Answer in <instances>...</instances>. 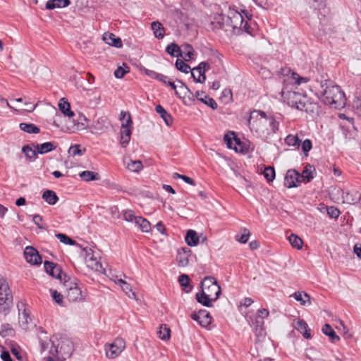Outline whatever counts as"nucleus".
<instances>
[{
    "instance_id": "nucleus-22",
    "label": "nucleus",
    "mask_w": 361,
    "mask_h": 361,
    "mask_svg": "<svg viewBox=\"0 0 361 361\" xmlns=\"http://www.w3.org/2000/svg\"><path fill=\"white\" fill-rule=\"evenodd\" d=\"M195 298L197 301L203 306L210 307L212 306V301H214L210 294L206 293L202 289L201 292L196 293Z\"/></svg>"
},
{
    "instance_id": "nucleus-19",
    "label": "nucleus",
    "mask_w": 361,
    "mask_h": 361,
    "mask_svg": "<svg viewBox=\"0 0 361 361\" xmlns=\"http://www.w3.org/2000/svg\"><path fill=\"white\" fill-rule=\"evenodd\" d=\"M67 299L71 302L81 301L84 299V295L80 286L70 288L66 294Z\"/></svg>"
},
{
    "instance_id": "nucleus-54",
    "label": "nucleus",
    "mask_w": 361,
    "mask_h": 361,
    "mask_svg": "<svg viewBox=\"0 0 361 361\" xmlns=\"http://www.w3.org/2000/svg\"><path fill=\"white\" fill-rule=\"evenodd\" d=\"M327 0H317V10L321 15L326 16L329 13V9L326 7Z\"/></svg>"
},
{
    "instance_id": "nucleus-60",
    "label": "nucleus",
    "mask_w": 361,
    "mask_h": 361,
    "mask_svg": "<svg viewBox=\"0 0 361 361\" xmlns=\"http://www.w3.org/2000/svg\"><path fill=\"white\" fill-rule=\"evenodd\" d=\"M265 178L271 182L275 178V170L273 167L269 166L265 168L264 171Z\"/></svg>"
},
{
    "instance_id": "nucleus-53",
    "label": "nucleus",
    "mask_w": 361,
    "mask_h": 361,
    "mask_svg": "<svg viewBox=\"0 0 361 361\" xmlns=\"http://www.w3.org/2000/svg\"><path fill=\"white\" fill-rule=\"evenodd\" d=\"M85 151L86 150L85 148L83 149H80V145H71L69 147L68 152L71 156L75 157L77 155L81 156V155L84 154Z\"/></svg>"
},
{
    "instance_id": "nucleus-63",
    "label": "nucleus",
    "mask_w": 361,
    "mask_h": 361,
    "mask_svg": "<svg viewBox=\"0 0 361 361\" xmlns=\"http://www.w3.org/2000/svg\"><path fill=\"white\" fill-rule=\"evenodd\" d=\"M353 108L354 109L355 114L360 117L361 116V99L357 98L353 101Z\"/></svg>"
},
{
    "instance_id": "nucleus-33",
    "label": "nucleus",
    "mask_w": 361,
    "mask_h": 361,
    "mask_svg": "<svg viewBox=\"0 0 361 361\" xmlns=\"http://www.w3.org/2000/svg\"><path fill=\"white\" fill-rule=\"evenodd\" d=\"M59 108L65 116H67L69 118H71L74 116L73 111L71 110L70 104L65 99V98L60 99L59 103Z\"/></svg>"
},
{
    "instance_id": "nucleus-56",
    "label": "nucleus",
    "mask_w": 361,
    "mask_h": 361,
    "mask_svg": "<svg viewBox=\"0 0 361 361\" xmlns=\"http://www.w3.org/2000/svg\"><path fill=\"white\" fill-rule=\"evenodd\" d=\"M51 297L53 300L57 303L58 305L63 306V296L62 294H61L59 292H58L56 290H50Z\"/></svg>"
},
{
    "instance_id": "nucleus-18",
    "label": "nucleus",
    "mask_w": 361,
    "mask_h": 361,
    "mask_svg": "<svg viewBox=\"0 0 361 361\" xmlns=\"http://www.w3.org/2000/svg\"><path fill=\"white\" fill-rule=\"evenodd\" d=\"M190 253L191 250L188 247H183L178 250L176 256V262L179 267H185L188 264Z\"/></svg>"
},
{
    "instance_id": "nucleus-38",
    "label": "nucleus",
    "mask_w": 361,
    "mask_h": 361,
    "mask_svg": "<svg viewBox=\"0 0 361 361\" xmlns=\"http://www.w3.org/2000/svg\"><path fill=\"white\" fill-rule=\"evenodd\" d=\"M178 282L185 293H190L192 290V286L190 284V278L188 275L181 274L178 277Z\"/></svg>"
},
{
    "instance_id": "nucleus-37",
    "label": "nucleus",
    "mask_w": 361,
    "mask_h": 361,
    "mask_svg": "<svg viewBox=\"0 0 361 361\" xmlns=\"http://www.w3.org/2000/svg\"><path fill=\"white\" fill-rule=\"evenodd\" d=\"M288 240L290 244V245L297 250H300L302 247L303 241L296 234L291 233L288 237Z\"/></svg>"
},
{
    "instance_id": "nucleus-5",
    "label": "nucleus",
    "mask_w": 361,
    "mask_h": 361,
    "mask_svg": "<svg viewBox=\"0 0 361 361\" xmlns=\"http://www.w3.org/2000/svg\"><path fill=\"white\" fill-rule=\"evenodd\" d=\"M281 97L289 106L295 107L296 109H300V106H302L303 102L302 101V95L296 92L295 91L288 90L287 87L282 89Z\"/></svg>"
},
{
    "instance_id": "nucleus-45",
    "label": "nucleus",
    "mask_w": 361,
    "mask_h": 361,
    "mask_svg": "<svg viewBox=\"0 0 361 361\" xmlns=\"http://www.w3.org/2000/svg\"><path fill=\"white\" fill-rule=\"evenodd\" d=\"M22 152L25 154V157L30 160H35L37 158V152L36 149H32L29 145L23 146Z\"/></svg>"
},
{
    "instance_id": "nucleus-59",
    "label": "nucleus",
    "mask_w": 361,
    "mask_h": 361,
    "mask_svg": "<svg viewBox=\"0 0 361 361\" xmlns=\"http://www.w3.org/2000/svg\"><path fill=\"white\" fill-rule=\"evenodd\" d=\"M250 235V233L248 229L244 228L243 233L235 235V240L240 243H246L248 241L249 237Z\"/></svg>"
},
{
    "instance_id": "nucleus-43",
    "label": "nucleus",
    "mask_w": 361,
    "mask_h": 361,
    "mask_svg": "<svg viewBox=\"0 0 361 361\" xmlns=\"http://www.w3.org/2000/svg\"><path fill=\"white\" fill-rule=\"evenodd\" d=\"M118 284L121 286L122 290L126 293L129 298H135V294L133 292L132 288L128 283L122 279H118Z\"/></svg>"
},
{
    "instance_id": "nucleus-17",
    "label": "nucleus",
    "mask_w": 361,
    "mask_h": 361,
    "mask_svg": "<svg viewBox=\"0 0 361 361\" xmlns=\"http://www.w3.org/2000/svg\"><path fill=\"white\" fill-rule=\"evenodd\" d=\"M317 210L321 213L326 214L331 219H337L341 214L340 210L335 206H326L324 203L317 205Z\"/></svg>"
},
{
    "instance_id": "nucleus-42",
    "label": "nucleus",
    "mask_w": 361,
    "mask_h": 361,
    "mask_svg": "<svg viewBox=\"0 0 361 361\" xmlns=\"http://www.w3.org/2000/svg\"><path fill=\"white\" fill-rule=\"evenodd\" d=\"M166 51L171 56L178 57L182 56L181 49L176 43L169 44L166 48Z\"/></svg>"
},
{
    "instance_id": "nucleus-20",
    "label": "nucleus",
    "mask_w": 361,
    "mask_h": 361,
    "mask_svg": "<svg viewBox=\"0 0 361 361\" xmlns=\"http://www.w3.org/2000/svg\"><path fill=\"white\" fill-rule=\"evenodd\" d=\"M123 164L131 172L138 173L143 169L142 163L139 160H132L129 157L123 159Z\"/></svg>"
},
{
    "instance_id": "nucleus-46",
    "label": "nucleus",
    "mask_w": 361,
    "mask_h": 361,
    "mask_svg": "<svg viewBox=\"0 0 361 361\" xmlns=\"http://www.w3.org/2000/svg\"><path fill=\"white\" fill-rule=\"evenodd\" d=\"M62 280H64V286L66 288L67 291L70 288H74V286H79L78 280L75 278H71L63 274L62 275Z\"/></svg>"
},
{
    "instance_id": "nucleus-7",
    "label": "nucleus",
    "mask_w": 361,
    "mask_h": 361,
    "mask_svg": "<svg viewBox=\"0 0 361 361\" xmlns=\"http://www.w3.org/2000/svg\"><path fill=\"white\" fill-rule=\"evenodd\" d=\"M226 22L229 23V28H232L233 32L236 29L238 30L239 27H242L243 23L245 20L242 14L237 10L234 8H231L229 7L227 18H226Z\"/></svg>"
},
{
    "instance_id": "nucleus-64",
    "label": "nucleus",
    "mask_w": 361,
    "mask_h": 361,
    "mask_svg": "<svg viewBox=\"0 0 361 361\" xmlns=\"http://www.w3.org/2000/svg\"><path fill=\"white\" fill-rule=\"evenodd\" d=\"M312 142L309 139H306L302 143V150L305 156H307V152L312 149Z\"/></svg>"
},
{
    "instance_id": "nucleus-57",
    "label": "nucleus",
    "mask_w": 361,
    "mask_h": 361,
    "mask_svg": "<svg viewBox=\"0 0 361 361\" xmlns=\"http://www.w3.org/2000/svg\"><path fill=\"white\" fill-rule=\"evenodd\" d=\"M176 68L185 73H188L189 71L190 70V67L189 65L185 63L183 61L180 59H177L176 61Z\"/></svg>"
},
{
    "instance_id": "nucleus-36",
    "label": "nucleus",
    "mask_w": 361,
    "mask_h": 361,
    "mask_svg": "<svg viewBox=\"0 0 361 361\" xmlns=\"http://www.w3.org/2000/svg\"><path fill=\"white\" fill-rule=\"evenodd\" d=\"M80 178L85 181L97 180L100 178L98 173L90 171H84L79 173Z\"/></svg>"
},
{
    "instance_id": "nucleus-48",
    "label": "nucleus",
    "mask_w": 361,
    "mask_h": 361,
    "mask_svg": "<svg viewBox=\"0 0 361 361\" xmlns=\"http://www.w3.org/2000/svg\"><path fill=\"white\" fill-rule=\"evenodd\" d=\"M310 169H314V167L311 165H308ZM313 178V176L312 174V170L307 169V166L303 170L302 173L300 174V180L301 182L303 181L305 183L310 182Z\"/></svg>"
},
{
    "instance_id": "nucleus-30",
    "label": "nucleus",
    "mask_w": 361,
    "mask_h": 361,
    "mask_svg": "<svg viewBox=\"0 0 361 361\" xmlns=\"http://www.w3.org/2000/svg\"><path fill=\"white\" fill-rule=\"evenodd\" d=\"M151 28L153 30L155 37L162 39L165 35V29L162 24L159 21H154L151 24Z\"/></svg>"
},
{
    "instance_id": "nucleus-11",
    "label": "nucleus",
    "mask_w": 361,
    "mask_h": 361,
    "mask_svg": "<svg viewBox=\"0 0 361 361\" xmlns=\"http://www.w3.org/2000/svg\"><path fill=\"white\" fill-rule=\"evenodd\" d=\"M24 256L26 262L33 265H39L42 263V257L38 251L31 246L25 247Z\"/></svg>"
},
{
    "instance_id": "nucleus-39",
    "label": "nucleus",
    "mask_w": 361,
    "mask_h": 361,
    "mask_svg": "<svg viewBox=\"0 0 361 361\" xmlns=\"http://www.w3.org/2000/svg\"><path fill=\"white\" fill-rule=\"evenodd\" d=\"M200 325L203 327H207L212 322V317L209 312L206 310H200Z\"/></svg>"
},
{
    "instance_id": "nucleus-62",
    "label": "nucleus",
    "mask_w": 361,
    "mask_h": 361,
    "mask_svg": "<svg viewBox=\"0 0 361 361\" xmlns=\"http://www.w3.org/2000/svg\"><path fill=\"white\" fill-rule=\"evenodd\" d=\"M123 219L125 221L128 222H133L134 220L137 218V216L135 215V213L133 210H126L123 214Z\"/></svg>"
},
{
    "instance_id": "nucleus-51",
    "label": "nucleus",
    "mask_w": 361,
    "mask_h": 361,
    "mask_svg": "<svg viewBox=\"0 0 361 361\" xmlns=\"http://www.w3.org/2000/svg\"><path fill=\"white\" fill-rule=\"evenodd\" d=\"M14 334V329L9 324H4L1 326L0 336L2 337L12 336Z\"/></svg>"
},
{
    "instance_id": "nucleus-10",
    "label": "nucleus",
    "mask_w": 361,
    "mask_h": 361,
    "mask_svg": "<svg viewBox=\"0 0 361 361\" xmlns=\"http://www.w3.org/2000/svg\"><path fill=\"white\" fill-rule=\"evenodd\" d=\"M340 191L342 195L343 203L349 204L361 203V193L357 190L354 189L350 190H344L341 189Z\"/></svg>"
},
{
    "instance_id": "nucleus-50",
    "label": "nucleus",
    "mask_w": 361,
    "mask_h": 361,
    "mask_svg": "<svg viewBox=\"0 0 361 361\" xmlns=\"http://www.w3.org/2000/svg\"><path fill=\"white\" fill-rule=\"evenodd\" d=\"M170 329L166 324H161L157 334L161 340H168L170 338Z\"/></svg>"
},
{
    "instance_id": "nucleus-32",
    "label": "nucleus",
    "mask_w": 361,
    "mask_h": 361,
    "mask_svg": "<svg viewBox=\"0 0 361 361\" xmlns=\"http://www.w3.org/2000/svg\"><path fill=\"white\" fill-rule=\"evenodd\" d=\"M42 199L50 205L55 204L59 200L56 192L51 190H45L42 196Z\"/></svg>"
},
{
    "instance_id": "nucleus-2",
    "label": "nucleus",
    "mask_w": 361,
    "mask_h": 361,
    "mask_svg": "<svg viewBox=\"0 0 361 361\" xmlns=\"http://www.w3.org/2000/svg\"><path fill=\"white\" fill-rule=\"evenodd\" d=\"M248 125L251 129L257 133L274 134L279 130V118L273 115H267L264 111L255 110L251 112L248 120Z\"/></svg>"
},
{
    "instance_id": "nucleus-28",
    "label": "nucleus",
    "mask_w": 361,
    "mask_h": 361,
    "mask_svg": "<svg viewBox=\"0 0 361 361\" xmlns=\"http://www.w3.org/2000/svg\"><path fill=\"white\" fill-rule=\"evenodd\" d=\"M70 4V0H49L46 4V8L53 10L56 8H64Z\"/></svg>"
},
{
    "instance_id": "nucleus-12",
    "label": "nucleus",
    "mask_w": 361,
    "mask_h": 361,
    "mask_svg": "<svg viewBox=\"0 0 361 361\" xmlns=\"http://www.w3.org/2000/svg\"><path fill=\"white\" fill-rule=\"evenodd\" d=\"M301 183L300 173L295 170H288L286 173L284 184L290 188L298 187Z\"/></svg>"
},
{
    "instance_id": "nucleus-15",
    "label": "nucleus",
    "mask_w": 361,
    "mask_h": 361,
    "mask_svg": "<svg viewBox=\"0 0 361 361\" xmlns=\"http://www.w3.org/2000/svg\"><path fill=\"white\" fill-rule=\"evenodd\" d=\"M293 326L301 333L305 338L308 339L311 338V330L307 324L303 319H294L293 322Z\"/></svg>"
},
{
    "instance_id": "nucleus-27",
    "label": "nucleus",
    "mask_w": 361,
    "mask_h": 361,
    "mask_svg": "<svg viewBox=\"0 0 361 361\" xmlns=\"http://www.w3.org/2000/svg\"><path fill=\"white\" fill-rule=\"evenodd\" d=\"M133 128H124L121 127V145L123 147H126L130 140V136L132 134Z\"/></svg>"
},
{
    "instance_id": "nucleus-25",
    "label": "nucleus",
    "mask_w": 361,
    "mask_h": 361,
    "mask_svg": "<svg viewBox=\"0 0 361 361\" xmlns=\"http://www.w3.org/2000/svg\"><path fill=\"white\" fill-rule=\"evenodd\" d=\"M38 154H44L51 152L57 147V144L54 142H47L42 144L34 145Z\"/></svg>"
},
{
    "instance_id": "nucleus-24",
    "label": "nucleus",
    "mask_w": 361,
    "mask_h": 361,
    "mask_svg": "<svg viewBox=\"0 0 361 361\" xmlns=\"http://www.w3.org/2000/svg\"><path fill=\"white\" fill-rule=\"evenodd\" d=\"M177 82L180 85L178 87V90H176L175 92L177 97H179L180 99H183L186 94L188 93L190 94L189 99L192 101H194L195 96L192 91L185 85V84L183 81L177 80Z\"/></svg>"
},
{
    "instance_id": "nucleus-44",
    "label": "nucleus",
    "mask_w": 361,
    "mask_h": 361,
    "mask_svg": "<svg viewBox=\"0 0 361 361\" xmlns=\"http://www.w3.org/2000/svg\"><path fill=\"white\" fill-rule=\"evenodd\" d=\"M145 73L147 75H148L151 78L156 79L159 81L162 82L163 83H166V80L168 79V77L163 74H161V73H157L154 71L148 70V69H145Z\"/></svg>"
},
{
    "instance_id": "nucleus-16",
    "label": "nucleus",
    "mask_w": 361,
    "mask_h": 361,
    "mask_svg": "<svg viewBox=\"0 0 361 361\" xmlns=\"http://www.w3.org/2000/svg\"><path fill=\"white\" fill-rule=\"evenodd\" d=\"M45 271L51 276L60 279L62 281V275L63 274L61 270L57 267L56 264L52 262L45 261L44 263Z\"/></svg>"
},
{
    "instance_id": "nucleus-55",
    "label": "nucleus",
    "mask_w": 361,
    "mask_h": 361,
    "mask_svg": "<svg viewBox=\"0 0 361 361\" xmlns=\"http://www.w3.org/2000/svg\"><path fill=\"white\" fill-rule=\"evenodd\" d=\"M56 237L57 239L60 240L61 243H64L66 245H73L76 244V242L69 238L68 235L63 233H57L56 234Z\"/></svg>"
},
{
    "instance_id": "nucleus-6",
    "label": "nucleus",
    "mask_w": 361,
    "mask_h": 361,
    "mask_svg": "<svg viewBox=\"0 0 361 361\" xmlns=\"http://www.w3.org/2000/svg\"><path fill=\"white\" fill-rule=\"evenodd\" d=\"M126 348V342L123 339L117 338L111 344L105 345L106 355L108 358L117 357Z\"/></svg>"
},
{
    "instance_id": "nucleus-34",
    "label": "nucleus",
    "mask_w": 361,
    "mask_h": 361,
    "mask_svg": "<svg viewBox=\"0 0 361 361\" xmlns=\"http://www.w3.org/2000/svg\"><path fill=\"white\" fill-rule=\"evenodd\" d=\"M185 242L189 246H195L199 243V237L193 230H189L185 237Z\"/></svg>"
},
{
    "instance_id": "nucleus-61",
    "label": "nucleus",
    "mask_w": 361,
    "mask_h": 361,
    "mask_svg": "<svg viewBox=\"0 0 361 361\" xmlns=\"http://www.w3.org/2000/svg\"><path fill=\"white\" fill-rule=\"evenodd\" d=\"M63 345L60 347V351L61 352L63 349V345H65L68 349L67 350H64L63 353V357L65 358V357H70L72 354V346L71 343L68 341H63Z\"/></svg>"
},
{
    "instance_id": "nucleus-26",
    "label": "nucleus",
    "mask_w": 361,
    "mask_h": 361,
    "mask_svg": "<svg viewBox=\"0 0 361 361\" xmlns=\"http://www.w3.org/2000/svg\"><path fill=\"white\" fill-rule=\"evenodd\" d=\"M103 40L109 45L116 48H120L123 45L121 39L113 33H104Z\"/></svg>"
},
{
    "instance_id": "nucleus-14",
    "label": "nucleus",
    "mask_w": 361,
    "mask_h": 361,
    "mask_svg": "<svg viewBox=\"0 0 361 361\" xmlns=\"http://www.w3.org/2000/svg\"><path fill=\"white\" fill-rule=\"evenodd\" d=\"M280 73L282 75L287 76L288 80H291L292 82L294 84L300 85L307 81V78L300 77L288 67L281 68Z\"/></svg>"
},
{
    "instance_id": "nucleus-41",
    "label": "nucleus",
    "mask_w": 361,
    "mask_h": 361,
    "mask_svg": "<svg viewBox=\"0 0 361 361\" xmlns=\"http://www.w3.org/2000/svg\"><path fill=\"white\" fill-rule=\"evenodd\" d=\"M182 57L184 60L188 61L194 54V49L189 44H185L180 48Z\"/></svg>"
},
{
    "instance_id": "nucleus-58",
    "label": "nucleus",
    "mask_w": 361,
    "mask_h": 361,
    "mask_svg": "<svg viewBox=\"0 0 361 361\" xmlns=\"http://www.w3.org/2000/svg\"><path fill=\"white\" fill-rule=\"evenodd\" d=\"M29 314L25 310H24V311L22 313L19 314V323L23 329H26L27 325L29 322Z\"/></svg>"
},
{
    "instance_id": "nucleus-23",
    "label": "nucleus",
    "mask_w": 361,
    "mask_h": 361,
    "mask_svg": "<svg viewBox=\"0 0 361 361\" xmlns=\"http://www.w3.org/2000/svg\"><path fill=\"white\" fill-rule=\"evenodd\" d=\"M226 18H227V15L218 14L214 17L212 24L215 28L228 31L229 28V23L226 22Z\"/></svg>"
},
{
    "instance_id": "nucleus-3",
    "label": "nucleus",
    "mask_w": 361,
    "mask_h": 361,
    "mask_svg": "<svg viewBox=\"0 0 361 361\" xmlns=\"http://www.w3.org/2000/svg\"><path fill=\"white\" fill-rule=\"evenodd\" d=\"M13 305V295L7 280L0 276V312L7 314Z\"/></svg>"
},
{
    "instance_id": "nucleus-31",
    "label": "nucleus",
    "mask_w": 361,
    "mask_h": 361,
    "mask_svg": "<svg viewBox=\"0 0 361 361\" xmlns=\"http://www.w3.org/2000/svg\"><path fill=\"white\" fill-rule=\"evenodd\" d=\"M155 110L157 114L160 115V116L163 118L165 123L169 126L173 123V118L164 109V108L161 105H157L155 106Z\"/></svg>"
},
{
    "instance_id": "nucleus-13",
    "label": "nucleus",
    "mask_w": 361,
    "mask_h": 361,
    "mask_svg": "<svg viewBox=\"0 0 361 361\" xmlns=\"http://www.w3.org/2000/svg\"><path fill=\"white\" fill-rule=\"evenodd\" d=\"M85 262L87 267L92 270L99 272H104L105 270L104 268H103L102 263L97 259V257L94 255L91 249L86 252Z\"/></svg>"
},
{
    "instance_id": "nucleus-52",
    "label": "nucleus",
    "mask_w": 361,
    "mask_h": 361,
    "mask_svg": "<svg viewBox=\"0 0 361 361\" xmlns=\"http://www.w3.org/2000/svg\"><path fill=\"white\" fill-rule=\"evenodd\" d=\"M263 325L264 322L262 320H259L258 319H256L254 331L257 336H262L265 335V331Z\"/></svg>"
},
{
    "instance_id": "nucleus-21",
    "label": "nucleus",
    "mask_w": 361,
    "mask_h": 361,
    "mask_svg": "<svg viewBox=\"0 0 361 361\" xmlns=\"http://www.w3.org/2000/svg\"><path fill=\"white\" fill-rule=\"evenodd\" d=\"M195 97L197 99V100L209 106L214 110L216 109L218 107L216 101L213 98H211L208 95L205 94L204 92H200L199 91H197L195 93Z\"/></svg>"
},
{
    "instance_id": "nucleus-8",
    "label": "nucleus",
    "mask_w": 361,
    "mask_h": 361,
    "mask_svg": "<svg viewBox=\"0 0 361 361\" xmlns=\"http://www.w3.org/2000/svg\"><path fill=\"white\" fill-rule=\"evenodd\" d=\"M224 140L229 149L235 152H243V142L236 137L234 132H228L224 135Z\"/></svg>"
},
{
    "instance_id": "nucleus-4",
    "label": "nucleus",
    "mask_w": 361,
    "mask_h": 361,
    "mask_svg": "<svg viewBox=\"0 0 361 361\" xmlns=\"http://www.w3.org/2000/svg\"><path fill=\"white\" fill-rule=\"evenodd\" d=\"M201 289L210 294L214 300H216L221 293V287L212 276H206L201 282Z\"/></svg>"
},
{
    "instance_id": "nucleus-47",
    "label": "nucleus",
    "mask_w": 361,
    "mask_h": 361,
    "mask_svg": "<svg viewBox=\"0 0 361 361\" xmlns=\"http://www.w3.org/2000/svg\"><path fill=\"white\" fill-rule=\"evenodd\" d=\"M293 297L297 301L300 302L302 305L310 304V296L307 293L297 292L294 293Z\"/></svg>"
},
{
    "instance_id": "nucleus-49",
    "label": "nucleus",
    "mask_w": 361,
    "mask_h": 361,
    "mask_svg": "<svg viewBox=\"0 0 361 361\" xmlns=\"http://www.w3.org/2000/svg\"><path fill=\"white\" fill-rule=\"evenodd\" d=\"M285 142L288 146L295 147L298 148L300 145V140L296 135H288L285 138Z\"/></svg>"
},
{
    "instance_id": "nucleus-9",
    "label": "nucleus",
    "mask_w": 361,
    "mask_h": 361,
    "mask_svg": "<svg viewBox=\"0 0 361 361\" xmlns=\"http://www.w3.org/2000/svg\"><path fill=\"white\" fill-rule=\"evenodd\" d=\"M210 68L208 62L202 61L192 71V76L196 82L203 83L206 80L205 72Z\"/></svg>"
},
{
    "instance_id": "nucleus-29",
    "label": "nucleus",
    "mask_w": 361,
    "mask_h": 361,
    "mask_svg": "<svg viewBox=\"0 0 361 361\" xmlns=\"http://www.w3.org/2000/svg\"><path fill=\"white\" fill-rule=\"evenodd\" d=\"M322 331L326 336L329 337L331 342L336 343L340 341V337L336 334L331 325L326 324L322 329Z\"/></svg>"
},
{
    "instance_id": "nucleus-1",
    "label": "nucleus",
    "mask_w": 361,
    "mask_h": 361,
    "mask_svg": "<svg viewBox=\"0 0 361 361\" xmlns=\"http://www.w3.org/2000/svg\"><path fill=\"white\" fill-rule=\"evenodd\" d=\"M321 87L323 89L317 97L324 105L334 109L341 110L345 107L347 98L341 87L330 80L327 74L321 75Z\"/></svg>"
},
{
    "instance_id": "nucleus-35",
    "label": "nucleus",
    "mask_w": 361,
    "mask_h": 361,
    "mask_svg": "<svg viewBox=\"0 0 361 361\" xmlns=\"http://www.w3.org/2000/svg\"><path fill=\"white\" fill-rule=\"evenodd\" d=\"M120 120H121V128H133V120L129 112L122 111L120 114Z\"/></svg>"
},
{
    "instance_id": "nucleus-40",
    "label": "nucleus",
    "mask_w": 361,
    "mask_h": 361,
    "mask_svg": "<svg viewBox=\"0 0 361 361\" xmlns=\"http://www.w3.org/2000/svg\"><path fill=\"white\" fill-rule=\"evenodd\" d=\"M19 128L21 130L27 133L37 134L40 132V129L33 123H21Z\"/></svg>"
}]
</instances>
